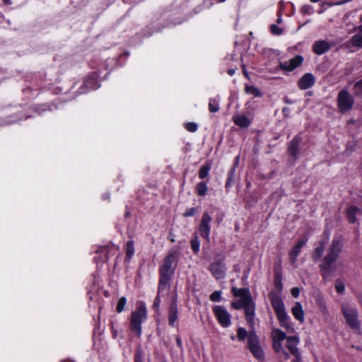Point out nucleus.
<instances>
[{
    "mask_svg": "<svg viewBox=\"0 0 362 362\" xmlns=\"http://www.w3.org/2000/svg\"><path fill=\"white\" fill-rule=\"evenodd\" d=\"M178 253L172 252L164 259L162 266L159 269L160 280L158 293L165 290L170 286V281L177 266Z\"/></svg>",
    "mask_w": 362,
    "mask_h": 362,
    "instance_id": "obj_1",
    "label": "nucleus"
},
{
    "mask_svg": "<svg viewBox=\"0 0 362 362\" xmlns=\"http://www.w3.org/2000/svg\"><path fill=\"white\" fill-rule=\"evenodd\" d=\"M269 298L280 325L285 328L288 333H293L295 329L289 321V317L285 310L284 304L281 297L272 292L269 294Z\"/></svg>",
    "mask_w": 362,
    "mask_h": 362,
    "instance_id": "obj_2",
    "label": "nucleus"
},
{
    "mask_svg": "<svg viewBox=\"0 0 362 362\" xmlns=\"http://www.w3.org/2000/svg\"><path fill=\"white\" fill-rule=\"evenodd\" d=\"M341 249L342 243L341 241L337 238L333 239L327 250V254L324 257L322 263L320 264L321 272L323 276L329 274L331 266L339 257Z\"/></svg>",
    "mask_w": 362,
    "mask_h": 362,
    "instance_id": "obj_3",
    "label": "nucleus"
},
{
    "mask_svg": "<svg viewBox=\"0 0 362 362\" xmlns=\"http://www.w3.org/2000/svg\"><path fill=\"white\" fill-rule=\"evenodd\" d=\"M341 312L346 323L356 333L361 334V322L356 307L349 303L341 305Z\"/></svg>",
    "mask_w": 362,
    "mask_h": 362,
    "instance_id": "obj_4",
    "label": "nucleus"
},
{
    "mask_svg": "<svg viewBox=\"0 0 362 362\" xmlns=\"http://www.w3.org/2000/svg\"><path fill=\"white\" fill-rule=\"evenodd\" d=\"M146 318V309L144 303H140L136 310L131 314L130 328L137 337L141 334V322Z\"/></svg>",
    "mask_w": 362,
    "mask_h": 362,
    "instance_id": "obj_5",
    "label": "nucleus"
},
{
    "mask_svg": "<svg viewBox=\"0 0 362 362\" xmlns=\"http://www.w3.org/2000/svg\"><path fill=\"white\" fill-rule=\"evenodd\" d=\"M272 345L274 351L288 359L289 355L282 346L281 342L286 339V333L279 329H273L271 333Z\"/></svg>",
    "mask_w": 362,
    "mask_h": 362,
    "instance_id": "obj_6",
    "label": "nucleus"
},
{
    "mask_svg": "<svg viewBox=\"0 0 362 362\" xmlns=\"http://www.w3.org/2000/svg\"><path fill=\"white\" fill-rule=\"evenodd\" d=\"M247 347L256 358L263 359L264 351L260 346L259 338L254 330L249 332Z\"/></svg>",
    "mask_w": 362,
    "mask_h": 362,
    "instance_id": "obj_7",
    "label": "nucleus"
},
{
    "mask_svg": "<svg viewBox=\"0 0 362 362\" xmlns=\"http://www.w3.org/2000/svg\"><path fill=\"white\" fill-rule=\"evenodd\" d=\"M354 103V98L346 89H343L338 93L337 106L340 112H345L350 110Z\"/></svg>",
    "mask_w": 362,
    "mask_h": 362,
    "instance_id": "obj_8",
    "label": "nucleus"
},
{
    "mask_svg": "<svg viewBox=\"0 0 362 362\" xmlns=\"http://www.w3.org/2000/svg\"><path fill=\"white\" fill-rule=\"evenodd\" d=\"M209 269L216 279H223L226 275L224 257L221 255H216L214 262L210 265Z\"/></svg>",
    "mask_w": 362,
    "mask_h": 362,
    "instance_id": "obj_9",
    "label": "nucleus"
},
{
    "mask_svg": "<svg viewBox=\"0 0 362 362\" xmlns=\"http://www.w3.org/2000/svg\"><path fill=\"white\" fill-rule=\"evenodd\" d=\"M212 310L216 320L223 327L226 328L230 326L231 316L224 307L215 305L212 308Z\"/></svg>",
    "mask_w": 362,
    "mask_h": 362,
    "instance_id": "obj_10",
    "label": "nucleus"
},
{
    "mask_svg": "<svg viewBox=\"0 0 362 362\" xmlns=\"http://www.w3.org/2000/svg\"><path fill=\"white\" fill-rule=\"evenodd\" d=\"M212 220L211 216L207 213L204 212L202 216L201 222L199 226V231L201 236L203 237L207 243H209V234H210V223Z\"/></svg>",
    "mask_w": 362,
    "mask_h": 362,
    "instance_id": "obj_11",
    "label": "nucleus"
},
{
    "mask_svg": "<svg viewBox=\"0 0 362 362\" xmlns=\"http://www.w3.org/2000/svg\"><path fill=\"white\" fill-rule=\"evenodd\" d=\"M232 293L234 296L239 298V300L245 306L254 302L248 288H237L233 287L232 288Z\"/></svg>",
    "mask_w": 362,
    "mask_h": 362,
    "instance_id": "obj_12",
    "label": "nucleus"
},
{
    "mask_svg": "<svg viewBox=\"0 0 362 362\" xmlns=\"http://www.w3.org/2000/svg\"><path fill=\"white\" fill-rule=\"evenodd\" d=\"M306 239L299 240L298 243L289 251V259L293 265H295L297 261V257L300 252L301 248L305 245Z\"/></svg>",
    "mask_w": 362,
    "mask_h": 362,
    "instance_id": "obj_13",
    "label": "nucleus"
},
{
    "mask_svg": "<svg viewBox=\"0 0 362 362\" xmlns=\"http://www.w3.org/2000/svg\"><path fill=\"white\" fill-rule=\"evenodd\" d=\"M286 347L290 351L291 354L293 355L296 358H300V353L297 348V345L299 343L298 337H286Z\"/></svg>",
    "mask_w": 362,
    "mask_h": 362,
    "instance_id": "obj_14",
    "label": "nucleus"
},
{
    "mask_svg": "<svg viewBox=\"0 0 362 362\" xmlns=\"http://www.w3.org/2000/svg\"><path fill=\"white\" fill-rule=\"evenodd\" d=\"M303 57L301 56H296L293 59H291L288 62H286L284 63H281L280 66L282 69L286 71H293L296 67L300 66L303 62Z\"/></svg>",
    "mask_w": 362,
    "mask_h": 362,
    "instance_id": "obj_15",
    "label": "nucleus"
},
{
    "mask_svg": "<svg viewBox=\"0 0 362 362\" xmlns=\"http://www.w3.org/2000/svg\"><path fill=\"white\" fill-rule=\"evenodd\" d=\"M315 83V77L312 74L307 73L303 75L298 81V85L300 89L306 90Z\"/></svg>",
    "mask_w": 362,
    "mask_h": 362,
    "instance_id": "obj_16",
    "label": "nucleus"
},
{
    "mask_svg": "<svg viewBox=\"0 0 362 362\" xmlns=\"http://www.w3.org/2000/svg\"><path fill=\"white\" fill-rule=\"evenodd\" d=\"M178 318V310L176 300H173L169 308L168 320L169 325L172 327L175 326V322Z\"/></svg>",
    "mask_w": 362,
    "mask_h": 362,
    "instance_id": "obj_17",
    "label": "nucleus"
},
{
    "mask_svg": "<svg viewBox=\"0 0 362 362\" xmlns=\"http://www.w3.org/2000/svg\"><path fill=\"white\" fill-rule=\"evenodd\" d=\"M245 314L246 317V320L247 322L250 324L251 328L253 329L254 327V318H255V302L246 305L244 308Z\"/></svg>",
    "mask_w": 362,
    "mask_h": 362,
    "instance_id": "obj_18",
    "label": "nucleus"
},
{
    "mask_svg": "<svg viewBox=\"0 0 362 362\" xmlns=\"http://www.w3.org/2000/svg\"><path fill=\"white\" fill-rule=\"evenodd\" d=\"M330 46L328 42L324 40L315 42L313 47L314 52L317 54H322L327 52Z\"/></svg>",
    "mask_w": 362,
    "mask_h": 362,
    "instance_id": "obj_19",
    "label": "nucleus"
},
{
    "mask_svg": "<svg viewBox=\"0 0 362 362\" xmlns=\"http://www.w3.org/2000/svg\"><path fill=\"white\" fill-rule=\"evenodd\" d=\"M361 214V210L356 206H349L346 209V216L349 220V222L351 223H355L357 221L356 216Z\"/></svg>",
    "mask_w": 362,
    "mask_h": 362,
    "instance_id": "obj_20",
    "label": "nucleus"
},
{
    "mask_svg": "<svg viewBox=\"0 0 362 362\" xmlns=\"http://www.w3.org/2000/svg\"><path fill=\"white\" fill-rule=\"evenodd\" d=\"M233 120L234 123L241 127V128H247L250 125V120L243 115H236L233 117Z\"/></svg>",
    "mask_w": 362,
    "mask_h": 362,
    "instance_id": "obj_21",
    "label": "nucleus"
},
{
    "mask_svg": "<svg viewBox=\"0 0 362 362\" xmlns=\"http://www.w3.org/2000/svg\"><path fill=\"white\" fill-rule=\"evenodd\" d=\"M292 314L293 317L301 323L304 322V311L303 307L299 302H296L295 305L292 308Z\"/></svg>",
    "mask_w": 362,
    "mask_h": 362,
    "instance_id": "obj_22",
    "label": "nucleus"
},
{
    "mask_svg": "<svg viewBox=\"0 0 362 362\" xmlns=\"http://www.w3.org/2000/svg\"><path fill=\"white\" fill-rule=\"evenodd\" d=\"M300 139L298 137H295L293 140H291L289 146H288V152L290 154L294 157H296L298 153V146L300 144Z\"/></svg>",
    "mask_w": 362,
    "mask_h": 362,
    "instance_id": "obj_23",
    "label": "nucleus"
},
{
    "mask_svg": "<svg viewBox=\"0 0 362 362\" xmlns=\"http://www.w3.org/2000/svg\"><path fill=\"white\" fill-rule=\"evenodd\" d=\"M325 245H326L325 242L321 241V242H320L319 245L315 249V250L312 255L313 259L315 261H318L322 256V254L325 250Z\"/></svg>",
    "mask_w": 362,
    "mask_h": 362,
    "instance_id": "obj_24",
    "label": "nucleus"
},
{
    "mask_svg": "<svg viewBox=\"0 0 362 362\" xmlns=\"http://www.w3.org/2000/svg\"><path fill=\"white\" fill-rule=\"evenodd\" d=\"M351 44L357 47H362V33L354 35L350 40Z\"/></svg>",
    "mask_w": 362,
    "mask_h": 362,
    "instance_id": "obj_25",
    "label": "nucleus"
},
{
    "mask_svg": "<svg viewBox=\"0 0 362 362\" xmlns=\"http://www.w3.org/2000/svg\"><path fill=\"white\" fill-rule=\"evenodd\" d=\"M249 333L243 327H239L237 330V338L239 341H243L248 339Z\"/></svg>",
    "mask_w": 362,
    "mask_h": 362,
    "instance_id": "obj_26",
    "label": "nucleus"
},
{
    "mask_svg": "<svg viewBox=\"0 0 362 362\" xmlns=\"http://www.w3.org/2000/svg\"><path fill=\"white\" fill-rule=\"evenodd\" d=\"M126 253L129 258H131L134 253V243L133 240H129L126 245Z\"/></svg>",
    "mask_w": 362,
    "mask_h": 362,
    "instance_id": "obj_27",
    "label": "nucleus"
},
{
    "mask_svg": "<svg viewBox=\"0 0 362 362\" xmlns=\"http://www.w3.org/2000/svg\"><path fill=\"white\" fill-rule=\"evenodd\" d=\"M196 189L199 195L204 196L207 192L206 185L204 182H199L197 184Z\"/></svg>",
    "mask_w": 362,
    "mask_h": 362,
    "instance_id": "obj_28",
    "label": "nucleus"
},
{
    "mask_svg": "<svg viewBox=\"0 0 362 362\" xmlns=\"http://www.w3.org/2000/svg\"><path fill=\"white\" fill-rule=\"evenodd\" d=\"M245 92L248 94H252L255 96L259 97L261 96L260 91L252 86H245Z\"/></svg>",
    "mask_w": 362,
    "mask_h": 362,
    "instance_id": "obj_29",
    "label": "nucleus"
},
{
    "mask_svg": "<svg viewBox=\"0 0 362 362\" xmlns=\"http://www.w3.org/2000/svg\"><path fill=\"white\" fill-rule=\"evenodd\" d=\"M209 109L211 112H216L219 110L218 102L216 99L210 100Z\"/></svg>",
    "mask_w": 362,
    "mask_h": 362,
    "instance_id": "obj_30",
    "label": "nucleus"
},
{
    "mask_svg": "<svg viewBox=\"0 0 362 362\" xmlns=\"http://www.w3.org/2000/svg\"><path fill=\"white\" fill-rule=\"evenodd\" d=\"M354 95L359 96L362 95V79L357 81L354 86Z\"/></svg>",
    "mask_w": 362,
    "mask_h": 362,
    "instance_id": "obj_31",
    "label": "nucleus"
},
{
    "mask_svg": "<svg viewBox=\"0 0 362 362\" xmlns=\"http://www.w3.org/2000/svg\"><path fill=\"white\" fill-rule=\"evenodd\" d=\"M209 170H210V166H209V165L202 166L199 170V177L201 179H204V178L206 177L209 175Z\"/></svg>",
    "mask_w": 362,
    "mask_h": 362,
    "instance_id": "obj_32",
    "label": "nucleus"
},
{
    "mask_svg": "<svg viewBox=\"0 0 362 362\" xmlns=\"http://www.w3.org/2000/svg\"><path fill=\"white\" fill-rule=\"evenodd\" d=\"M126 303H127V299L125 297H121L119 299L117 305V308H116L117 313H121L122 311H123L124 306L126 305Z\"/></svg>",
    "mask_w": 362,
    "mask_h": 362,
    "instance_id": "obj_33",
    "label": "nucleus"
},
{
    "mask_svg": "<svg viewBox=\"0 0 362 362\" xmlns=\"http://www.w3.org/2000/svg\"><path fill=\"white\" fill-rule=\"evenodd\" d=\"M191 247H192V250L195 253H197L199 252V241L197 237H195L194 239L192 240V241H191Z\"/></svg>",
    "mask_w": 362,
    "mask_h": 362,
    "instance_id": "obj_34",
    "label": "nucleus"
},
{
    "mask_svg": "<svg viewBox=\"0 0 362 362\" xmlns=\"http://www.w3.org/2000/svg\"><path fill=\"white\" fill-rule=\"evenodd\" d=\"M221 299V292L214 291L210 295V300L213 302H219Z\"/></svg>",
    "mask_w": 362,
    "mask_h": 362,
    "instance_id": "obj_35",
    "label": "nucleus"
},
{
    "mask_svg": "<svg viewBox=\"0 0 362 362\" xmlns=\"http://www.w3.org/2000/svg\"><path fill=\"white\" fill-rule=\"evenodd\" d=\"M197 212V209L192 207L190 209H187L186 210V211L183 214V216L185 217L193 216Z\"/></svg>",
    "mask_w": 362,
    "mask_h": 362,
    "instance_id": "obj_36",
    "label": "nucleus"
},
{
    "mask_svg": "<svg viewBox=\"0 0 362 362\" xmlns=\"http://www.w3.org/2000/svg\"><path fill=\"white\" fill-rule=\"evenodd\" d=\"M231 306L235 310H240L245 308V305L238 299L231 303Z\"/></svg>",
    "mask_w": 362,
    "mask_h": 362,
    "instance_id": "obj_37",
    "label": "nucleus"
},
{
    "mask_svg": "<svg viewBox=\"0 0 362 362\" xmlns=\"http://www.w3.org/2000/svg\"><path fill=\"white\" fill-rule=\"evenodd\" d=\"M185 128L188 131H189L191 132H194L197 129V124H195L194 122H188L185 124Z\"/></svg>",
    "mask_w": 362,
    "mask_h": 362,
    "instance_id": "obj_38",
    "label": "nucleus"
},
{
    "mask_svg": "<svg viewBox=\"0 0 362 362\" xmlns=\"http://www.w3.org/2000/svg\"><path fill=\"white\" fill-rule=\"evenodd\" d=\"M271 31L274 35H281L283 32L282 29L276 25H271Z\"/></svg>",
    "mask_w": 362,
    "mask_h": 362,
    "instance_id": "obj_39",
    "label": "nucleus"
},
{
    "mask_svg": "<svg viewBox=\"0 0 362 362\" xmlns=\"http://www.w3.org/2000/svg\"><path fill=\"white\" fill-rule=\"evenodd\" d=\"M291 295L295 297V298H297L298 296H299V293H300V289L298 288V287H293L291 290Z\"/></svg>",
    "mask_w": 362,
    "mask_h": 362,
    "instance_id": "obj_40",
    "label": "nucleus"
},
{
    "mask_svg": "<svg viewBox=\"0 0 362 362\" xmlns=\"http://www.w3.org/2000/svg\"><path fill=\"white\" fill-rule=\"evenodd\" d=\"M233 173L231 172L227 179V181L226 183V187H229L230 186V184L233 182Z\"/></svg>",
    "mask_w": 362,
    "mask_h": 362,
    "instance_id": "obj_41",
    "label": "nucleus"
},
{
    "mask_svg": "<svg viewBox=\"0 0 362 362\" xmlns=\"http://www.w3.org/2000/svg\"><path fill=\"white\" fill-rule=\"evenodd\" d=\"M159 294H160V293L158 292V296L156 297V298L154 300L153 307L156 308H158L160 303Z\"/></svg>",
    "mask_w": 362,
    "mask_h": 362,
    "instance_id": "obj_42",
    "label": "nucleus"
},
{
    "mask_svg": "<svg viewBox=\"0 0 362 362\" xmlns=\"http://www.w3.org/2000/svg\"><path fill=\"white\" fill-rule=\"evenodd\" d=\"M320 310L324 315H328V309L325 304L320 305Z\"/></svg>",
    "mask_w": 362,
    "mask_h": 362,
    "instance_id": "obj_43",
    "label": "nucleus"
},
{
    "mask_svg": "<svg viewBox=\"0 0 362 362\" xmlns=\"http://www.w3.org/2000/svg\"><path fill=\"white\" fill-rule=\"evenodd\" d=\"M335 288L337 292L339 293H341L344 291V287L342 285H337Z\"/></svg>",
    "mask_w": 362,
    "mask_h": 362,
    "instance_id": "obj_44",
    "label": "nucleus"
},
{
    "mask_svg": "<svg viewBox=\"0 0 362 362\" xmlns=\"http://www.w3.org/2000/svg\"><path fill=\"white\" fill-rule=\"evenodd\" d=\"M176 343L178 346V347H180V349H182V341H181V339L179 336H176Z\"/></svg>",
    "mask_w": 362,
    "mask_h": 362,
    "instance_id": "obj_45",
    "label": "nucleus"
},
{
    "mask_svg": "<svg viewBox=\"0 0 362 362\" xmlns=\"http://www.w3.org/2000/svg\"><path fill=\"white\" fill-rule=\"evenodd\" d=\"M310 9V6H304L301 8V11H302V12H303V13H308Z\"/></svg>",
    "mask_w": 362,
    "mask_h": 362,
    "instance_id": "obj_46",
    "label": "nucleus"
},
{
    "mask_svg": "<svg viewBox=\"0 0 362 362\" xmlns=\"http://www.w3.org/2000/svg\"><path fill=\"white\" fill-rule=\"evenodd\" d=\"M228 74H230V76H233L235 73V70L234 69H228Z\"/></svg>",
    "mask_w": 362,
    "mask_h": 362,
    "instance_id": "obj_47",
    "label": "nucleus"
},
{
    "mask_svg": "<svg viewBox=\"0 0 362 362\" xmlns=\"http://www.w3.org/2000/svg\"><path fill=\"white\" fill-rule=\"evenodd\" d=\"M4 1L6 4H11V0H4Z\"/></svg>",
    "mask_w": 362,
    "mask_h": 362,
    "instance_id": "obj_48",
    "label": "nucleus"
},
{
    "mask_svg": "<svg viewBox=\"0 0 362 362\" xmlns=\"http://www.w3.org/2000/svg\"><path fill=\"white\" fill-rule=\"evenodd\" d=\"M358 30L362 33V24L358 27Z\"/></svg>",
    "mask_w": 362,
    "mask_h": 362,
    "instance_id": "obj_49",
    "label": "nucleus"
},
{
    "mask_svg": "<svg viewBox=\"0 0 362 362\" xmlns=\"http://www.w3.org/2000/svg\"><path fill=\"white\" fill-rule=\"evenodd\" d=\"M293 362H300V358H296V360Z\"/></svg>",
    "mask_w": 362,
    "mask_h": 362,
    "instance_id": "obj_50",
    "label": "nucleus"
},
{
    "mask_svg": "<svg viewBox=\"0 0 362 362\" xmlns=\"http://www.w3.org/2000/svg\"><path fill=\"white\" fill-rule=\"evenodd\" d=\"M276 22H277L278 23H281V18H278V19H277V21H276Z\"/></svg>",
    "mask_w": 362,
    "mask_h": 362,
    "instance_id": "obj_51",
    "label": "nucleus"
},
{
    "mask_svg": "<svg viewBox=\"0 0 362 362\" xmlns=\"http://www.w3.org/2000/svg\"><path fill=\"white\" fill-rule=\"evenodd\" d=\"M230 339H231L232 340H234V339H235V337H234L233 335H231V336H230Z\"/></svg>",
    "mask_w": 362,
    "mask_h": 362,
    "instance_id": "obj_52",
    "label": "nucleus"
},
{
    "mask_svg": "<svg viewBox=\"0 0 362 362\" xmlns=\"http://www.w3.org/2000/svg\"><path fill=\"white\" fill-rule=\"evenodd\" d=\"M360 21L362 22V15L360 17Z\"/></svg>",
    "mask_w": 362,
    "mask_h": 362,
    "instance_id": "obj_53",
    "label": "nucleus"
},
{
    "mask_svg": "<svg viewBox=\"0 0 362 362\" xmlns=\"http://www.w3.org/2000/svg\"><path fill=\"white\" fill-rule=\"evenodd\" d=\"M218 1H221V2H223V1H224L225 0H218Z\"/></svg>",
    "mask_w": 362,
    "mask_h": 362,
    "instance_id": "obj_54",
    "label": "nucleus"
}]
</instances>
